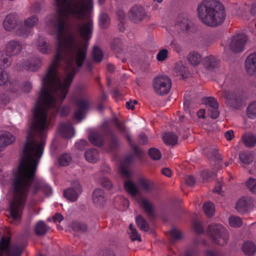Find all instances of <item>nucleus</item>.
<instances>
[{"label": "nucleus", "instance_id": "nucleus-1", "mask_svg": "<svg viewBox=\"0 0 256 256\" xmlns=\"http://www.w3.org/2000/svg\"><path fill=\"white\" fill-rule=\"evenodd\" d=\"M72 80H42L40 92L34 110L33 120L17 167V224L21 219L29 190L36 176L38 159L43 154L48 126V110L54 108L57 101L62 103Z\"/></svg>", "mask_w": 256, "mask_h": 256}, {"label": "nucleus", "instance_id": "nucleus-2", "mask_svg": "<svg viewBox=\"0 0 256 256\" xmlns=\"http://www.w3.org/2000/svg\"><path fill=\"white\" fill-rule=\"evenodd\" d=\"M198 16L206 25L215 27L224 20L226 12L224 6L216 0H204L199 4Z\"/></svg>", "mask_w": 256, "mask_h": 256}, {"label": "nucleus", "instance_id": "nucleus-3", "mask_svg": "<svg viewBox=\"0 0 256 256\" xmlns=\"http://www.w3.org/2000/svg\"><path fill=\"white\" fill-rule=\"evenodd\" d=\"M103 135L108 139L109 146L112 150H115L118 148L120 145V139L106 124L102 125V132L97 131L90 132L88 135V139L92 144L102 146L104 144Z\"/></svg>", "mask_w": 256, "mask_h": 256}, {"label": "nucleus", "instance_id": "nucleus-4", "mask_svg": "<svg viewBox=\"0 0 256 256\" xmlns=\"http://www.w3.org/2000/svg\"><path fill=\"white\" fill-rule=\"evenodd\" d=\"M207 233L214 244L224 246L228 242V232L220 224H210L208 226Z\"/></svg>", "mask_w": 256, "mask_h": 256}, {"label": "nucleus", "instance_id": "nucleus-5", "mask_svg": "<svg viewBox=\"0 0 256 256\" xmlns=\"http://www.w3.org/2000/svg\"><path fill=\"white\" fill-rule=\"evenodd\" d=\"M152 86L158 94L164 96L168 94L171 89L172 80L166 76H160L154 79Z\"/></svg>", "mask_w": 256, "mask_h": 256}, {"label": "nucleus", "instance_id": "nucleus-6", "mask_svg": "<svg viewBox=\"0 0 256 256\" xmlns=\"http://www.w3.org/2000/svg\"><path fill=\"white\" fill-rule=\"evenodd\" d=\"M16 49V41L8 42L4 52L0 54V64L4 66H9L12 62V56L14 54Z\"/></svg>", "mask_w": 256, "mask_h": 256}, {"label": "nucleus", "instance_id": "nucleus-7", "mask_svg": "<svg viewBox=\"0 0 256 256\" xmlns=\"http://www.w3.org/2000/svg\"><path fill=\"white\" fill-rule=\"evenodd\" d=\"M0 256H16V247L8 236H2L0 240Z\"/></svg>", "mask_w": 256, "mask_h": 256}, {"label": "nucleus", "instance_id": "nucleus-8", "mask_svg": "<svg viewBox=\"0 0 256 256\" xmlns=\"http://www.w3.org/2000/svg\"><path fill=\"white\" fill-rule=\"evenodd\" d=\"M248 38L242 34H239L233 36L230 43V48L234 52H241L244 50Z\"/></svg>", "mask_w": 256, "mask_h": 256}, {"label": "nucleus", "instance_id": "nucleus-9", "mask_svg": "<svg viewBox=\"0 0 256 256\" xmlns=\"http://www.w3.org/2000/svg\"><path fill=\"white\" fill-rule=\"evenodd\" d=\"M82 188L78 181L72 183V187L64 191V196L68 200L74 202L77 200L79 195L82 193Z\"/></svg>", "mask_w": 256, "mask_h": 256}, {"label": "nucleus", "instance_id": "nucleus-10", "mask_svg": "<svg viewBox=\"0 0 256 256\" xmlns=\"http://www.w3.org/2000/svg\"><path fill=\"white\" fill-rule=\"evenodd\" d=\"M38 22V18L36 16H32L25 20V24L20 26L17 23V35L25 36L31 32L30 28L35 26Z\"/></svg>", "mask_w": 256, "mask_h": 256}, {"label": "nucleus", "instance_id": "nucleus-11", "mask_svg": "<svg viewBox=\"0 0 256 256\" xmlns=\"http://www.w3.org/2000/svg\"><path fill=\"white\" fill-rule=\"evenodd\" d=\"M10 177L12 180V186L14 190V198L10 202L8 207V212L10 216L12 218L14 222L16 220V198L15 196V192L16 191V171L13 170L10 174Z\"/></svg>", "mask_w": 256, "mask_h": 256}, {"label": "nucleus", "instance_id": "nucleus-12", "mask_svg": "<svg viewBox=\"0 0 256 256\" xmlns=\"http://www.w3.org/2000/svg\"><path fill=\"white\" fill-rule=\"evenodd\" d=\"M222 96L226 99L228 104L230 107L236 108L241 104V98L239 94L234 92L224 90Z\"/></svg>", "mask_w": 256, "mask_h": 256}, {"label": "nucleus", "instance_id": "nucleus-13", "mask_svg": "<svg viewBox=\"0 0 256 256\" xmlns=\"http://www.w3.org/2000/svg\"><path fill=\"white\" fill-rule=\"evenodd\" d=\"M76 106L78 110L74 112V118L80 120L83 118L85 112L89 108V100L86 98H80L76 100Z\"/></svg>", "mask_w": 256, "mask_h": 256}, {"label": "nucleus", "instance_id": "nucleus-14", "mask_svg": "<svg viewBox=\"0 0 256 256\" xmlns=\"http://www.w3.org/2000/svg\"><path fill=\"white\" fill-rule=\"evenodd\" d=\"M130 14V19L136 23L142 21L146 16L144 8L137 5L131 8Z\"/></svg>", "mask_w": 256, "mask_h": 256}, {"label": "nucleus", "instance_id": "nucleus-15", "mask_svg": "<svg viewBox=\"0 0 256 256\" xmlns=\"http://www.w3.org/2000/svg\"><path fill=\"white\" fill-rule=\"evenodd\" d=\"M14 141V136L8 132H0V158L2 156V152Z\"/></svg>", "mask_w": 256, "mask_h": 256}, {"label": "nucleus", "instance_id": "nucleus-16", "mask_svg": "<svg viewBox=\"0 0 256 256\" xmlns=\"http://www.w3.org/2000/svg\"><path fill=\"white\" fill-rule=\"evenodd\" d=\"M136 200L140 207L143 208L144 212L147 214L148 217L152 218L154 216V207L149 200L142 197L138 198Z\"/></svg>", "mask_w": 256, "mask_h": 256}, {"label": "nucleus", "instance_id": "nucleus-17", "mask_svg": "<svg viewBox=\"0 0 256 256\" xmlns=\"http://www.w3.org/2000/svg\"><path fill=\"white\" fill-rule=\"evenodd\" d=\"M246 72L250 76L256 74V52L250 54L245 62Z\"/></svg>", "mask_w": 256, "mask_h": 256}, {"label": "nucleus", "instance_id": "nucleus-18", "mask_svg": "<svg viewBox=\"0 0 256 256\" xmlns=\"http://www.w3.org/2000/svg\"><path fill=\"white\" fill-rule=\"evenodd\" d=\"M2 26L7 32H12L16 28V14L10 13L6 16L2 21Z\"/></svg>", "mask_w": 256, "mask_h": 256}, {"label": "nucleus", "instance_id": "nucleus-19", "mask_svg": "<svg viewBox=\"0 0 256 256\" xmlns=\"http://www.w3.org/2000/svg\"><path fill=\"white\" fill-rule=\"evenodd\" d=\"M58 131L64 138H71L74 135V128L70 122L61 124L59 126Z\"/></svg>", "mask_w": 256, "mask_h": 256}, {"label": "nucleus", "instance_id": "nucleus-20", "mask_svg": "<svg viewBox=\"0 0 256 256\" xmlns=\"http://www.w3.org/2000/svg\"><path fill=\"white\" fill-rule=\"evenodd\" d=\"M94 203L97 206H102L106 200V197L104 190L100 188H96L92 194Z\"/></svg>", "mask_w": 256, "mask_h": 256}, {"label": "nucleus", "instance_id": "nucleus-21", "mask_svg": "<svg viewBox=\"0 0 256 256\" xmlns=\"http://www.w3.org/2000/svg\"><path fill=\"white\" fill-rule=\"evenodd\" d=\"M133 158L132 156H128L124 158L120 166V172L121 174L126 178H130V172L128 170L132 161Z\"/></svg>", "mask_w": 256, "mask_h": 256}, {"label": "nucleus", "instance_id": "nucleus-22", "mask_svg": "<svg viewBox=\"0 0 256 256\" xmlns=\"http://www.w3.org/2000/svg\"><path fill=\"white\" fill-rule=\"evenodd\" d=\"M20 64L26 70L36 72L40 68L42 61L38 58H34L29 61L25 62L23 64Z\"/></svg>", "mask_w": 256, "mask_h": 256}, {"label": "nucleus", "instance_id": "nucleus-23", "mask_svg": "<svg viewBox=\"0 0 256 256\" xmlns=\"http://www.w3.org/2000/svg\"><path fill=\"white\" fill-rule=\"evenodd\" d=\"M204 66L209 70H214L218 68L219 61L214 56H210L204 58Z\"/></svg>", "mask_w": 256, "mask_h": 256}, {"label": "nucleus", "instance_id": "nucleus-24", "mask_svg": "<svg viewBox=\"0 0 256 256\" xmlns=\"http://www.w3.org/2000/svg\"><path fill=\"white\" fill-rule=\"evenodd\" d=\"M86 160L91 163H96L99 159V154L96 148H90L84 153Z\"/></svg>", "mask_w": 256, "mask_h": 256}, {"label": "nucleus", "instance_id": "nucleus-25", "mask_svg": "<svg viewBox=\"0 0 256 256\" xmlns=\"http://www.w3.org/2000/svg\"><path fill=\"white\" fill-rule=\"evenodd\" d=\"M240 162L244 164H249L254 160L253 154L248 151L242 152L238 154Z\"/></svg>", "mask_w": 256, "mask_h": 256}, {"label": "nucleus", "instance_id": "nucleus-26", "mask_svg": "<svg viewBox=\"0 0 256 256\" xmlns=\"http://www.w3.org/2000/svg\"><path fill=\"white\" fill-rule=\"evenodd\" d=\"M174 72L177 76H182V78H186L188 74V68L181 62H178L176 64Z\"/></svg>", "mask_w": 256, "mask_h": 256}, {"label": "nucleus", "instance_id": "nucleus-27", "mask_svg": "<svg viewBox=\"0 0 256 256\" xmlns=\"http://www.w3.org/2000/svg\"><path fill=\"white\" fill-rule=\"evenodd\" d=\"M49 229V227L42 220H40L35 226L34 231L38 236L45 234Z\"/></svg>", "mask_w": 256, "mask_h": 256}, {"label": "nucleus", "instance_id": "nucleus-28", "mask_svg": "<svg viewBox=\"0 0 256 256\" xmlns=\"http://www.w3.org/2000/svg\"><path fill=\"white\" fill-rule=\"evenodd\" d=\"M188 60L193 66H198L202 60L200 54L196 52H190L188 56Z\"/></svg>", "mask_w": 256, "mask_h": 256}, {"label": "nucleus", "instance_id": "nucleus-29", "mask_svg": "<svg viewBox=\"0 0 256 256\" xmlns=\"http://www.w3.org/2000/svg\"><path fill=\"white\" fill-rule=\"evenodd\" d=\"M125 190L132 196H136L138 192L136 184L130 180H126L124 183Z\"/></svg>", "mask_w": 256, "mask_h": 256}, {"label": "nucleus", "instance_id": "nucleus-30", "mask_svg": "<svg viewBox=\"0 0 256 256\" xmlns=\"http://www.w3.org/2000/svg\"><path fill=\"white\" fill-rule=\"evenodd\" d=\"M242 249L246 254L252 256L255 253L256 246L253 242L248 241L244 243Z\"/></svg>", "mask_w": 256, "mask_h": 256}, {"label": "nucleus", "instance_id": "nucleus-31", "mask_svg": "<svg viewBox=\"0 0 256 256\" xmlns=\"http://www.w3.org/2000/svg\"><path fill=\"white\" fill-rule=\"evenodd\" d=\"M163 140L166 144L174 146L177 143L178 137L174 133L168 132L164 135Z\"/></svg>", "mask_w": 256, "mask_h": 256}, {"label": "nucleus", "instance_id": "nucleus-32", "mask_svg": "<svg viewBox=\"0 0 256 256\" xmlns=\"http://www.w3.org/2000/svg\"><path fill=\"white\" fill-rule=\"evenodd\" d=\"M136 222L138 228L142 230L148 232L149 230V224L141 215L136 216Z\"/></svg>", "mask_w": 256, "mask_h": 256}, {"label": "nucleus", "instance_id": "nucleus-33", "mask_svg": "<svg viewBox=\"0 0 256 256\" xmlns=\"http://www.w3.org/2000/svg\"><path fill=\"white\" fill-rule=\"evenodd\" d=\"M242 139L244 144L248 147H252L256 143V136L252 134H246L242 136Z\"/></svg>", "mask_w": 256, "mask_h": 256}, {"label": "nucleus", "instance_id": "nucleus-34", "mask_svg": "<svg viewBox=\"0 0 256 256\" xmlns=\"http://www.w3.org/2000/svg\"><path fill=\"white\" fill-rule=\"evenodd\" d=\"M181 17H178V25L180 27L182 30H190L192 23L186 18H184L182 20Z\"/></svg>", "mask_w": 256, "mask_h": 256}, {"label": "nucleus", "instance_id": "nucleus-35", "mask_svg": "<svg viewBox=\"0 0 256 256\" xmlns=\"http://www.w3.org/2000/svg\"><path fill=\"white\" fill-rule=\"evenodd\" d=\"M138 183L142 189L146 192L151 191L154 187V184L152 181L144 178H140L138 180Z\"/></svg>", "mask_w": 256, "mask_h": 256}, {"label": "nucleus", "instance_id": "nucleus-36", "mask_svg": "<svg viewBox=\"0 0 256 256\" xmlns=\"http://www.w3.org/2000/svg\"><path fill=\"white\" fill-rule=\"evenodd\" d=\"M92 57L96 62H100L103 58V52L102 50L97 46L93 48L92 52Z\"/></svg>", "mask_w": 256, "mask_h": 256}, {"label": "nucleus", "instance_id": "nucleus-37", "mask_svg": "<svg viewBox=\"0 0 256 256\" xmlns=\"http://www.w3.org/2000/svg\"><path fill=\"white\" fill-rule=\"evenodd\" d=\"M38 47L39 51L43 54H46L50 50V44L43 39H40L38 40Z\"/></svg>", "mask_w": 256, "mask_h": 256}, {"label": "nucleus", "instance_id": "nucleus-38", "mask_svg": "<svg viewBox=\"0 0 256 256\" xmlns=\"http://www.w3.org/2000/svg\"><path fill=\"white\" fill-rule=\"evenodd\" d=\"M203 209L205 214L209 218L212 216L214 212V206L212 202H205L203 205Z\"/></svg>", "mask_w": 256, "mask_h": 256}, {"label": "nucleus", "instance_id": "nucleus-39", "mask_svg": "<svg viewBox=\"0 0 256 256\" xmlns=\"http://www.w3.org/2000/svg\"><path fill=\"white\" fill-rule=\"evenodd\" d=\"M129 230L130 238L132 241H142L140 234L138 233L137 230L134 228L132 224H130Z\"/></svg>", "mask_w": 256, "mask_h": 256}, {"label": "nucleus", "instance_id": "nucleus-40", "mask_svg": "<svg viewBox=\"0 0 256 256\" xmlns=\"http://www.w3.org/2000/svg\"><path fill=\"white\" fill-rule=\"evenodd\" d=\"M246 116L251 119L256 118V102H254L246 108Z\"/></svg>", "mask_w": 256, "mask_h": 256}, {"label": "nucleus", "instance_id": "nucleus-41", "mask_svg": "<svg viewBox=\"0 0 256 256\" xmlns=\"http://www.w3.org/2000/svg\"><path fill=\"white\" fill-rule=\"evenodd\" d=\"M99 25L103 28H108L110 24V18L108 15L105 13H102L99 16Z\"/></svg>", "mask_w": 256, "mask_h": 256}, {"label": "nucleus", "instance_id": "nucleus-42", "mask_svg": "<svg viewBox=\"0 0 256 256\" xmlns=\"http://www.w3.org/2000/svg\"><path fill=\"white\" fill-rule=\"evenodd\" d=\"M230 225L234 228L240 227L242 224V219L235 216H232L230 217L228 219Z\"/></svg>", "mask_w": 256, "mask_h": 256}, {"label": "nucleus", "instance_id": "nucleus-43", "mask_svg": "<svg viewBox=\"0 0 256 256\" xmlns=\"http://www.w3.org/2000/svg\"><path fill=\"white\" fill-rule=\"evenodd\" d=\"M203 102L205 104L208 109V108H213L219 106L217 100L212 97L204 98L203 100Z\"/></svg>", "mask_w": 256, "mask_h": 256}, {"label": "nucleus", "instance_id": "nucleus-44", "mask_svg": "<svg viewBox=\"0 0 256 256\" xmlns=\"http://www.w3.org/2000/svg\"><path fill=\"white\" fill-rule=\"evenodd\" d=\"M72 228L76 231L86 232L88 230L87 225L79 222H74L72 224Z\"/></svg>", "mask_w": 256, "mask_h": 256}, {"label": "nucleus", "instance_id": "nucleus-45", "mask_svg": "<svg viewBox=\"0 0 256 256\" xmlns=\"http://www.w3.org/2000/svg\"><path fill=\"white\" fill-rule=\"evenodd\" d=\"M236 209L240 212H246L248 210V204L246 200L244 198L239 199L236 205Z\"/></svg>", "mask_w": 256, "mask_h": 256}, {"label": "nucleus", "instance_id": "nucleus-46", "mask_svg": "<svg viewBox=\"0 0 256 256\" xmlns=\"http://www.w3.org/2000/svg\"><path fill=\"white\" fill-rule=\"evenodd\" d=\"M72 160L70 155L68 154H62L58 159L59 164L62 166H68Z\"/></svg>", "mask_w": 256, "mask_h": 256}, {"label": "nucleus", "instance_id": "nucleus-47", "mask_svg": "<svg viewBox=\"0 0 256 256\" xmlns=\"http://www.w3.org/2000/svg\"><path fill=\"white\" fill-rule=\"evenodd\" d=\"M149 156L154 160H158L161 158L160 152L157 148H152L148 150Z\"/></svg>", "mask_w": 256, "mask_h": 256}, {"label": "nucleus", "instance_id": "nucleus-48", "mask_svg": "<svg viewBox=\"0 0 256 256\" xmlns=\"http://www.w3.org/2000/svg\"><path fill=\"white\" fill-rule=\"evenodd\" d=\"M246 185L250 191L256 194V180L250 178L246 182Z\"/></svg>", "mask_w": 256, "mask_h": 256}, {"label": "nucleus", "instance_id": "nucleus-49", "mask_svg": "<svg viewBox=\"0 0 256 256\" xmlns=\"http://www.w3.org/2000/svg\"><path fill=\"white\" fill-rule=\"evenodd\" d=\"M216 176L214 172L208 170H204L202 172V177L204 180H209L212 179Z\"/></svg>", "mask_w": 256, "mask_h": 256}, {"label": "nucleus", "instance_id": "nucleus-50", "mask_svg": "<svg viewBox=\"0 0 256 256\" xmlns=\"http://www.w3.org/2000/svg\"><path fill=\"white\" fill-rule=\"evenodd\" d=\"M42 190L44 194L46 196H50L52 193V187L44 182H42Z\"/></svg>", "mask_w": 256, "mask_h": 256}, {"label": "nucleus", "instance_id": "nucleus-51", "mask_svg": "<svg viewBox=\"0 0 256 256\" xmlns=\"http://www.w3.org/2000/svg\"><path fill=\"white\" fill-rule=\"evenodd\" d=\"M218 107L213 108H208V116L213 119L216 118L220 115V112L218 110Z\"/></svg>", "mask_w": 256, "mask_h": 256}, {"label": "nucleus", "instance_id": "nucleus-52", "mask_svg": "<svg viewBox=\"0 0 256 256\" xmlns=\"http://www.w3.org/2000/svg\"><path fill=\"white\" fill-rule=\"evenodd\" d=\"M168 50L166 49L160 50L156 55V59L159 62L164 60L168 57Z\"/></svg>", "mask_w": 256, "mask_h": 256}, {"label": "nucleus", "instance_id": "nucleus-53", "mask_svg": "<svg viewBox=\"0 0 256 256\" xmlns=\"http://www.w3.org/2000/svg\"><path fill=\"white\" fill-rule=\"evenodd\" d=\"M112 49L118 50L122 48V41L120 38H114L112 42Z\"/></svg>", "mask_w": 256, "mask_h": 256}, {"label": "nucleus", "instance_id": "nucleus-54", "mask_svg": "<svg viewBox=\"0 0 256 256\" xmlns=\"http://www.w3.org/2000/svg\"><path fill=\"white\" fill-rule=\"evenodd\" d=\"M10 78L8 74L4 71L0 72V86L10 82Z\"/></svg>", "mask_w": 256, "mask_h": 256}, {"label": "nucleus", "instance_id": "nucleus-55", "mask_svg": "<svg viewBox=\"0 0 256 256\" xmlns=\"http://www.w3.org/2000/svg\"><path fill=\"white\" fill-rule=\"evenodd\" d=\"M194 230L198 234H202L204 232V228L200 222L195 221L193 223Z\"/></svg>", "mask_w": 256, "mask_h": 256}, {"label": "nucleus", "instance_id": "nucleus-56", "mask_svg": "<svg viewBox=\"0 0 256 256\" xmlns=\"http://www.w3.org/2000/svg\"><path fill=\"white\" fill-rule=\"evenodd\" d=\"M102 186L106 189L110 190L112 188V183L107 178L104 177L100 180Z\"/></svg>", "mask_w": 256, "mask_h": 256}, {"label": "nucleus", "instance_id": "nucleus-57", "mask_svg": "<svg viewBox=\"0 0 256 256\" xmlns=\"http://www.w3.org/2000/svg\"><path fill=\"white\" fill-rule=\"evenodd\" d=\"M114 123L116 128L118 130L123 134H126L128 132L126 128L125 127L124 124L122 122H120L118 118H116L114 120Z\"/></svg>", "mask_w": 256, "mask_h": 256}, {"label": "nucleus", "instance_id": "nucleus-58", "mask_svg": "<svg viewBox=\"0 0 256 256\" xmlns=\"http://www.w3.org/2000/svg\"><path fill=\"white\" fill-rule=\"evenodd\" d=\"M116 16L118 21L122 24L125 21L126 17V12L122 10H118L116 11Z\"/></svg>", "mask_w": 256, "mask_h": 256}, {"label": "nucleus", "instance_id": "nucleus-59", "mask_svg": "<svg viewBox=\"0 0 256 256\" xmlns=\"http://www.w3.org/2000/svg\"><path fill=\"white\" fill-rule=\"evenodd\" d=\"M42 182L40 181L33 184L32 192L34 195L36 194L40 190L42 189Z\"/></svg>", "mask_w": 256, "mask_h": 256}, {"label": "nucleus", "instance_id": "nucleus-60", "mask_svg": "<svg viewBox=\"0 0 256 256\" xmlns=\"http://www.w3.org/2000/svg\"><path fill=\"white\" fill-rule=\"evenodd\" d=\"M88 143L87 140H80L75 144V146L78 150H82L87 145Z\"/></svg>", "mask_w": 256, "mask_h": 256}, {"label": "nucleus", "instance_id": "nucleus-61", "mask_svg": "<svg viewBox=\"0 0 256 256\" xmlns=\"http://www.w3.org/2000/svg\"><path fill=\"white\" fill-rule=\"evenodd\" d=\"M99 256H116L115 252L111 249L106 248L104 250Z\"/></svg>", "mask_w": 256, "mask_h": 256}, {"label": "nucleus", "instance_id": "nucleus-62", "mask_svg": "<svg viewBox=\"0 0 256 256\" xmlns=\"http://www.w3.org/2000/svg\"><path fill=\"white\" fill-rule=\"evenodd\" d=\"M26 242H22L21 243L18 244L17 242V256H21L22 252L26 248Z\"/></svg>", "mask_w": 256, "mask_h": 256}, {"label": "nucleus", "instance_id": "nucleus-63", "mask_svg": "<svg viewBox=\"0 0 256 256\" xmlns=\"http://www.w3.org/2000/svg\"><path fill=\"white\" fill-rule=\"evenodd\" d=\"M148 136L144 133H141L138 136V142L140 144H146L148 142Z\"/></svg>", "mask_w": 256, "mask_h": 256}, {"label": "nucleus", "instance_id": "nucleus-64", "mask_svg": "<svg viewBox=\"0 0 256 256\" xmlns=\"http://www.w3.org/2000/svg\"><path fill=\"white\" fill-rule=\"evenodd\" d=\"M185 256H198V252L196 249H195L194 248L188 249L186 251Z\"/></svg>", "mask_w": 256, "mask_h": 256}]
</instances>
